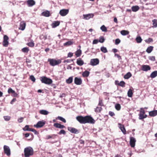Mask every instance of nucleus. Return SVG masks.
<instances>
[{
  "mask_svg": "<svg viewBox=\"0 0 157 157\" xmlns=\"http://www.w3.org/2000/svg\"><path fill=\"white\" fill-rule=\"evenodd\" d=\"M24 153L25 157H29L33 155L34 153L33 150L30 147H27L25 148Z\"/></svg>",
  "mask_w": 157,
  "mask_h": 157,
  "instance_id": "1",
  "label": "nucleus"
},
{
  "mask_svg": "<svg viewBox=\"0 0 157 157\" xmlns=\"http://www.w3.org/2000/svg\"><path fill=\"white\" fill-rule=\"evenodd\" d=\"M76 119L81 124L88 123V115L84 117L82 116H77Z\"/></svg>",
  "mask_w": 157,
  "mask_h": 157,
  "instance_id": "2",
  "label": "nucleus"
},
{
  "mask_svg": "<svg viewBox=\"0 0 157 157\" xmlns=\"http://www.w3.org/2000/svg\"><path fill=\"white\" fill-rule=\"evenodd\" d=\"M40 80L42 83L50 85L52 82V79L45 76L40 77Z\"/></svg>",
  "mask_w": 157,
  "mask_h": 157,
  "instance_id": "3",
  "label": "nucleus"
},
{
  "mask_svg": "<svg viewBox=\"0 0 157 157\" xmlns=\"http://www.w3.org/2000/svg\"><path fill=\"white\" fill-rule=\"evenodd\" d=\"M48 62L49 63V64L52 66H55L60 64L62 61L61 59L56 60L54 59H48Z\"/></svg>",
  "mask_w": 157,
  "mask_h": 157,
  "instance_id": "4",
  "label": "nucleus"
},
{
  "mask_svg": "<svg viewBox=\"0 0 157 157\" xmlns=\"http://www.w3.org/2000/svg\"><path fill=\"white\" fill-rule=\"evenodd\" d=\"M139 119L140 120H143L144 118H146L147 117V115L145 114V112L144 110L141 108L140 109V112L139 114Z\"/></svg>",
  "mask_w": 157,
  "mask_h": 157,
  "instance_id": "5",
  "label": "nucleus"
},
{
  "mask_svg": "<svg viewBox=\"0 0 157 157\" xmlns=\"http://www.w3.org/2000/svg\"><path fill=\"white\" fill-rule=\"evenodd\" d=\"M9 37L6 35L4 36L3 37V40L2 42V44L3 46L7 47L8 45L9 42L8 40Z\"/></svg>",
  "mask_w": 157,
  "mask_h": 157,
  "instance_id": "6",
  "label": "nucleus"
},
{
  "mask_svg": "<svg viewBox=\"0 0 157 157\" xmlns=\"http://www.w3.org/2000/svg\"><path fill=\"white\" fill-rule=\"evenodd\" d=\"M3 149L4 153L8 156L10 155L11 154L10 147L8 146L4 145Z\"/></svg>",
  "mask_w": 157,
  "mask_h": 157,
  "instance_id": "7",
  "label": "nucleus"
},
{
  "mask_svg": "<svg viewBox=\"0 0 157 157\" xmlns=\"http://www.w3.org/2000/svg\"><path fill=\"white\" fill-rule=\"evenodd\" d=\"M99 61L98 59H91L90 61V64L92 66H94L98 64Z\"/></svg>",
  "mask_w": 157,
  "mask_h": 157,
  "instance_id": "8",
  "label": "nucleus"
},
{
  "mask_svg": "<svg viewBox=\"0 0 157 157\" xmlns=\"http://www.w3.org/2000/svg\"><path fill=\"white\" fill-rule=\"evenodd\" d=\"M69 11L68 9H63L60 10L59 13L61 16H64L68 13Z\"/></svg>",
  "mask_w": 157,
  "mask_h": 157,
  "instance_id": "9",
  "label": "nucleus"
},
{
  "mask_svg": "<svg viewBox=\"0 0 157 157\" xmlns=\"http://www.w3.org/2000/svg\"><path fill=\"white\" fill-rule=\"evenodd\" d=\"M67 129L68 131L72 133L77 134L79 132V131L77 129L71 127H68Z\"/></svg>",
  "mask_w": 157,
  "mask_h": 157,
  "instance_id": "10",
  "label": "nucleus"
},
{
  "mask_svg": "<svg viewBox=\"0 0 157 157\" xmlns=\"http://www.w3.org/2000/svg\"><path fill=\"white\" fill-rule=\"evenodd\" d=\"M45 124V122L43 121H39L37 124L34 125V127L36 128H40L43 126Z\"/></svg>",
  "mask_w": 157,
  "mask_h": 157,
  "instance_id": "11",
  "label": "nucleus"
},
{
  "mask_svg": "<svg viewBox=\"0 0 157 157\" xmlns=\"http://www.w3.org/2000/svg\"><path fill=\"white\" fill-rule=\"evenodd\" d=\"M136 141V140L134 137H130V144L132 147H135Z\"/></svg>",
  "mask_w": 157,
  "mask_h": 157,
  "instance_id": "12",
  "label": "nucleus"
},
{
  "mask_svg": "<svg viewBox=\"0 0 157 157\" xmlns=\"http://www.w3.org/2000/svg\"><path fill=\"white\" fill-rule=\"evenodd\" d=\"M74 82L77 85H80L82 83V80L81 78L75 77L74 79Z\"/></svg>",
  "mask_w": 157,
  "mask_h": 157,
  "instance_id": "13",
  "label": "nucleus"
},
{
  "mask_svg": "<svg viewBox=\"0 0 157 157\" xmlns=\"http://www.w3.org/2000/svg\"><path fill=\"white\" fill-rule=\"evenodd\" d=\"M118 125L119 126V127L120 129L121 130L123 133L124 134H126V131L124 125L120 123H119Z\"/></svg>",
  "mask_w": 157,
  "mask_h": 157,
  "instance_id": "14",
  "label": "nucleus"
},
{
  "mask_svg": "<svg viewBox=\"0 0 157 157\" xmlns=\"http://www.w3.org/2000/svg\"><path fill=\"white\" fill-rule=\"evenodd\" d=\"M53 126L56 128L60 129H62L65 128V126L64 125H62L58 123H54L53 124Z\"/></svg>",
  "mask_w": 157,
  "mask_h": 157,
  "instance_id": "15",
  "label": "nucleus"
},
{
  "mask_svg": "<svg viewBox=\"0 0 157 157\" xmlns=\"http://www.w3.org/2000/svg\"><path fill=\"white\" fill-rule=\"evenodd\" d=\"M151 69V67L150 66L147 65H143L142 67V70L143 71H147Z\"/></svg>",
  "mask_w": 157,
  "mask_h": 157,
  "instance_id": "16",
  "label": "nucleus"
},
{
  "mask_svg": "<svg viewBox=\"0 0 157 157\" xmlns=\"http://www.w3.org/2000/svg\"><path fill=\"white\" fill-rule=\"evenodd\" d=\"M27 3L29 7L33 6L35 4V2L33 0H28L27 1Z\"/></svg>",
  "mask_w": 157,
  "mask_h": 157,
  "instance_id": "17",
  "label": "nucleus"
},
{
  "mask_svg": "<svg viewBox=\"0 0 157 157\" xmlns=\"http://www.w3.org/2000/svg\"><path fill=\"white\" fill-rule=\"evenodd\" d=\"M26 24L24 22H21L20 24V26L19 28V29L23 30L25 28Z\"/></svg>",
  "mask_w": 157,
  "mask_h": 157,
  "instance_id": "18",
  "label": "nucleus"
},
{
  "mask_svg": "<svg viewBox=\"0 0 157 157\" xmlns=\"http://www.w3.org/2000/svg\"><path fill=\"white\" fill-rule=\"evenodd\" d=\"M57 136V135L56 134H52V135H48L46 136V139L48 140L50 139H54L56 138V137Z\"/></svg>",
  "mask_w": 157,
  "mask_h": 157,
  "instance_id": "19",
  "label": "nucleus"
},
{
  "mask_svg": "<svg viewBox=\"0 0 157 157\" xmlns=\"http://www.w3.org/2000/svg\"><path fill=\"white\" fill-rule=\"evenodd\" d=\"M41 15L46 17H48L50 16L51 14L49 11L46 10L43 12L41 13Z\"/></svg>",
  "mask_w": 157,
  "mask_h": 157,
  "instance_id": "20",
  "label": "nucleus"
},
{
  "mask_svg": "<svg viewBox=\"0 0 157 157\" xmlns=\"http://www.w3.org/2000/svg\"><path fill=\"white\" fill-rule=\"evenodd\" d=\"M60 22L59 21H54L52 24L51 25L53 28H55L59 26L60 24Z\"/></svg>",
  "mask_w": 157,
  "mask_h": 157,
  "instance_id": "21",
  "label": "nucleus"
},
{
  "mask_svg": "<svg viewBox=\"0 0 157 157\" xmlns=\"http://www.w3.org/2000/svg\"><path fill=\"white\" fill-rule=\"evenodd\" d=\"M149 115L151 117H154L157 115V110H154L149 112Z\"/></svg>",
  "mask_w": 157,
  "mask_h": 157,
  "instance_id": "22",
  "label": "nucleus"
},
{
  "mask_svg": "<svg viewBox=\"0 0 157 157\" xmlns=\"http://www.w3.org/2000/svg\"><path fill=\"white\" fill-rule=\"evenodd\" d=\"M76 63L78 65L80 66H82L84 64L83 61L80 58L77 59Z\"/></svg>",
  "mask_w": 157,
  "mask_h": 157,
  "instance_id": "23",
  "label": "nucleus"
},
{
  "mask_svg": "<svg viewBox=\"0 0 157 157\" xmlns=\"http://www.w3.org/2000/svg\"><path fill=\"white\" fill-rule=\"evenodd\" d=\"M102 108L101 107L97 106L94 109L95 112L96 113H100L102 111Z\"/></svg>",
  "mask_w": 157,
  "mask_h": 157,
  "instance_id": "24",
  "label": "nucleus"
},
{
  "mask_svg": "<svg viewBox=\"0 0 157 157\" xmlns=\"http://www.w3.org/2000/svg\"><path fill=\"white\" fill-rule=\"evenodd\" d=\"M139 9V7L137 6H133L132 7V10L133 12H136L138 11Z\"/></svg>",
  "mask_w": 157,
  "mask_h": 157,
  "instance_id": "25",
  "label": "nucleus"
},
{
  "mask_svg": "<svg viewBox=\"0 0 157 157\" xmlns=\"http://www.w3.org/2000/svg\"><path fill=\"white\" fill-rule=\"evenodd\" d=\"M95 122V120L91 116H89V123L92 124H94Z\"/></svg>",
  "mask_w": 157,
  "mask_h": 157,
  "instance_id": "26",
  "label": "nucleus"
},
{
  "mask_svg": "<svg viewBox=\"0 0 157 157\" xmlns=\"http://www.w3.org/2000/svg\"><path fill=\"white\" fill-rule=\"evenodd\" d=\"M157 76V71H155L151 74L150 77L152 78H153Z\"/></svg>",
  "mask_w": 157,
  "mask_h": 157,
  "instance_id": "27",
  "label": "nucleus"
},
{
  "mask_svg": "<svg viewBox=\"0 0 157 157\" xmlns=\"http://www.w3.org/2000/svg\"><path fill=\"white\" fill-rule=\"evenodd\" d=\"M82 54L81 50L79 49H78V50L75 52V55L77 57L80 56Z\"/></svg>",
  "mask_w": 157,
  "mask_h": 157,
  "instance_id": "28",
  "label": "nucleus"
},
{
  "mask_svg": "<svg viewBox=\"0 0 157 157\" xmlns=\"http://www.w3.org/2000/svg\"><path fill=\"white\" fill-rule=\"evenodd\" d=\"M39 113L42 115H47L48 114V112L46 110H41L40 111Z\"/></svg>",
  "mask_w": 157,
  "mask_h": 157,
  "instance_id": "29",
  "label": "nucleus"
},
{
  "mask_svg": "<svg viewBox=\"0 0 157 157\" xmlns=\"http://www.w3.org/2000/svg\"><path fill=\"white\" fill-rule=\"evenodd\" d=\"M152 27L156 28L157 27V20L156 19H154L152 20Z\"/></svg>",
  "mask_w": 157,
  "mask_h": 157,
  "instance_id": "30",
  "label": "nucleus"
},
{
  "mask_svg": "<svg viewBox=\"0 0 157 157\" xmlns=\"http://www.w3.org/2000/svg\"><path fill=\"white\" fill-rule=\"evenodd\" d=\"M153 47L152 46H150L149 47H148L146 50V51L148 53H150L151 51L153 50Z\"/></svg>",
  "mask_w": 157,
  "mask_h": 157,
  "instance_id": "31",
  "label": "nucleus"
},
{
  "mask_svg": "<svg viewBox=\"0 0 157 157\" xmlns=\"http://www.w3.org/2000/svg\"><path fill=\"white\" fill-rule=\"evenodd\" d=\"M40 40H45L47 38V36L46 34H42L40 36Z\"/></svg>",
  "mask_w": 157,
  "mask_h": 157,
  "instance_id": "32",
  "label": "nucleus"
},
{
  "mask_svg": "<svg viewBox=\"0 0 157 157\" xmlns=\"http://www.w3.org/2000/svg\"><path fill=\"white\" fill-rule=\"evenodd\" d=\"M59 120L61 121H62L63 123H66V120L63 118V117L60 116H58L56 118V120Z\"/></svg>",
  "mask_w": 157,
  "mask_h": 157,
  "instance_id": "33",
  "label": "nucleus"
},
{
  "mask_svg": "<svg viewBox=\"0 0 157 157\" xmlns=\"http://www.w3.org/2000/svg\"><path fill=\"white\" fill-rule=\"evenodd\" d=\"M121 33L122 35L125 36L128 34L129 32L127 30H122L121 31Z\"/></svg>",
  "mask_w": 157,
  "mask_h": 157,
  "instance_id": "34",
  "label": "nucleus"
},
{
  "mask_svg": "<svg viewBox=\"0 0 157 157\" xmlns=\"http://www.w3.org/2000/svg\"><path fill=\"white\" fill-rule=\"evenodd\" d=\"M132 76V74L131 73L129 72L127 73L124 76L125 79H128Z\"/></svg>",
  "mask_w": 157,
  "mask_h": 157,
  "instance_id": "35",
  "label": "nucleus"
},
{
  "mask_svg": "<svg viewBox=\"0 0 157 157\" xmlns=\"http://www.w3.org/2000/svg\"><path fill=\"white\" fill-rule=\"evenodd\" d=\"M132 90L131 89H129L128 92V95L129 97H132Z\"/></svg>",
  "mask_w": 157,
  "mask_h": 157,
  "instance_id": "36",
  "label": "nucleus"
},
{
  "mask_svg": "<svg viewBox=\"0 0 157 157\" xmlns=\"http://www.w3.org/2000/svg\"><path fill=\"white\" fill-rule=\"evenodd\" d=\"M98 105L100 106H104V105L103 102V100L101 98H99Z\"/></svg>",
  "mask_w": 157,
  "mask_h": 157,
  "instance_id": "37",
  "label": "nucleus"
},
{
  "mask_svg": "<svg viewBox=\"0 0 157 157\" xmlns=\"http://www.w3.org/2000/svg\"><path fill=\"white\" fill-rule=\"evenodd\" d=\"M73 81V77H70L66 80V82L67 83L70 84Z\"/></svg>",
  "mask_w": 157,
  "mask_h": 157,
  "instance_id": "38",
  "label": "nucleus"
},
{
  "mask_svg": "<svg viewBox=\"0 0 157 157\" xmlns=\"http://www.w3.org/2000/svg\"><path fill=\"white\" fill-rule=\"evenodd\" d=\"M22 51L24 53H28L29 51V49L28 47H25L21 49Z\"/></svg>",
  "mask_w": 157,
  "mask_h": 157,
  "instance_id": "39",
  "label": "nucleus"
},
{
  "mask_svg": "<svg viewBox=\"0 0 157 157\" xmlns=\"http://www.w3.org/2000/svg\"><path fill=\"white\" fill-rule=\"evenodd\" d=\"M136 40L137 43H140L142 41V39L140 36L137 37L136 39Z\"/></svg>",
  "mask_w": 157,
  "mask_h": 157,
  "instance_id": "40",
  "label": "nucleus"
},
{
  "mask_svg": "<svg viewBox=\"0 0 157 157\" xmlns=\"http://www.w3.org/2000/svg\"><path fill=\"white\" fill-rule=\"evenodd\" d=\"M82 76L84 77H87L88 76V71H86L82 73Z\"/></svg>",
  "mask_w": 157,
  "mask_h": 157,
  "instance_id": "41",
  "label": "nucleus"
},
{
  "mask_svg": "<svg viewBox=\"0 0 157 157\" xmlns=\"http://www.w3.org/2000/svg\"><path fill=\"white\" fill-rule=\"evenodd\" d=\"M115 107L116 109L118 111L120 110L121 109V106L118 103L116 104L115 105Z\"/></svg>",
  "mask_w": 157,
  "mask_h": 157,
  "instance_id": "42",
  "label": "nucleus"
},
{
  "mask_svg": "<svg viewBox=\"0 0 157 157\" xmlns=\"http://www.w3.org/2000/svg\"><path fill=\"white\" fill-rule=\"evenodd\" d=\"M101 50L104 53H106L108 52L106 48L104 47H102L101 48Z\"/></svg>",
  "mask_w": 157,
  "mask_h": 157,
  "instance_id": "43",
  "label": "nucleus"
},
{
  "mask_svg": "<svg viewBox=\"0 0 157 157\" xmlns=\"http://www.w3.org/2000/svg\"><path fill=\"white\" fill-rule=\"evenodd\" d=\"M145 41L146 43L149 44L151 42H153V39L151 38H149L146 40Z\"/></svg>",
  "mask_w": 157,
  "mask_h": 157,
  "instance_id": "44",
  "label": "nucleus"
},
{
  "mask_svg": "<svg viewBox=\"0 0 157 157\" xmlns=\"http://www.w3.org/2000/svg\"><path fill=\"white\" fill-rule=\"evenodd\" d=\"M73 42L71 41H68L63 44L64 46H69L73 44Z\"/></svg>",
  "mask_w": 157,
  "mask_h": 157,
  "instance_id": "45",
  "label": "nucleus"
},
{
  "mask_svg": "<svg viewBox=\"0 0 157 157\" xmlns=\"http://www.w3.org/2000/svg\"><path fill=\"white\" fill-rule=\"evenodd\" d=\"M26 44L31 47H33L34 46V43L33 41L28 43Z\"/></svg>",
  "mask_w": 157,
  "mask_h": 157,
  "instance_id": "46",
  "label": "nucleus"
},
{
  "mask_svg": "<svg viewBox=\"0 0 157 157\" xmlns=\"http://www.w3.org/2000/svg\"><path fill=\"white\" fill-rule=\"evenodd\" d=\"M101 29L103 32H107V29L104 25H102L100 28Z\"/></svg>",
  "mask_w": 157,
  "mask_h": 157,
  "instance_id": "47",
  "label": "nucleus"
},
{
  "mask_svg": "<svg viewBox=\"0 0 157 157\" xmlns=\"http://www.w3.org/2000/svg\"><path fill=\"white\" fill-rule=\"evenodd\" d=\"M31 128H30L29 127L28 125H26L24 128H23V130L25 131H30Z\"/></svg>",
  "mask_w": 157,
  "mask_h": 157,
  "instance_id": "48",
  "label": "nucleus"
},
{
  "mask_svg": "<svg viewBox=\"0 0 157 157\" xmlns=\"http://www.w3.org/2000/svg\"><path fill=\"white\" fill-rule=\"evenodd\" d=\"M125 83L123 81H121L119 83V86L122 87H124L125 86Z\"/></svg>",
  "mask_w": 157,
  "mask_h": 157,
  "instance_id": "49",
  "label": "nucleus"
},
{
  "mask_svg": "<svg viewBox=\"0 0 157 157\" xmlns=\"http://www.w3.org/2000/svg\"><path fill=\"white\" fill-rule=\"evenodd\" d=\"M105 40V39L104 38V37L102 36H101L99 38V40H98V41L99 42H100L101 43H103L104 42V41Z\"/></svg>",
  "mask_w": 157,
  "mask_h": 157,
  "instance_id": "50",
  "label": "nucleus"
},
{
  "mask_svg": "<svg viewBox=\"0 0 157 157\" xmlns=\"http://www.w3.org/2000/svg\"><path fill=\"white\" fill-rule=\"evenodd\" d=\"M66 132L63 129L61 130L59 132L58 134L59 135L63 134L64 135L65 134Z\"/></svg>",
  "mask_w": 157,
  "mask_h": 157,
  "instance_id": "51",
  "label": "nucleus"
},
{
  "mask_svg": "<svg viewBox=\"0 0 157 157\" xmlns=\"http://www.w3.org/2000/svg\"><path fill=\"white\" fill-rule=\"evenodd\" d=\"M15 91L12 90V89L11 88H9L8 92L9 94L10 93H14Z\"/></svg>",
  "mask_w": 157,
  "mask_h": 157,
  "instance_id": "52",
  "label": "nucleus"
},
{
  "mask_svg": "<svg viewBox=\"0 0 157 157\" xmlns=\"http://www.w3.org/2000/svg\"><path fill=\"white\" fill-rule=\"evenodd\" d=\"M30 79L33 82H35L36 80V79L34 77L33 75H31L30 76Z\"/></svg>",
  "mask_w": 157,
  "mask_h": 157,
  "instance_id": "53",
  "label": "nucleus"
},
{
  "mask_svg": "<svg viewBox=\"0 0 157 157\" xmlns=\"http://www.w3.org/2000/svg\"><path fill=\"white\" fill-rule=\"evenodd\" d=\"M4 118L5 120L6 121H9L10 119V117L8 116H5L4 117Z\"/></svg>",
  "mask_w": 157,
  "mask_h": 157,
  "instance_id": "54",
  "label": "nucleus"
},
{
  "mask_svg": "<svg viewBox=\"0 0 157 157\" xmlns=\"http://www.w3.org/2000/svg\"><path fill=\"white\" fill-rule=\"evenodd\" d=\"M120 42L121 40L119 39H117L115 40V44L117 45L120 43Z\"/></svg>",
  "mask_w": 157,
  "mask_h": 157,
  "instance_id": "55",
  "label": "nucleus"
},
{
  "mask_svg": "<svg viewBox=\"0 0 157 157\" xmlns=\"http://www.w3.org/2000/svg\"><path fill=\"white\" fill-rule=\"evenodd\" d=\"M149 59L152 61H155V57L154 56H151L149 57Z\"/></svg>",
  "mask_w": 157,
  "mask_h": 157,
  "instance_id": "56",
  "label": "nucleus"
},
{
  "mask_svg": "<svg viewBox=\"0 0 157 157\" xmlns=\"http://www.w3.org/2000/svg\"><path fill=\"white\" fill-rule=\"evenodd\" d=\"M114 56H117L119 60H121V56H120L118 54H117V53H115Z\"/></svg>",
  "mask_w": 157,
  "mask_h": 157,
  "instance_id": "57",
  "label": "nucleus"
},
{
  "mask_svg": "<svg viewBox=\"0 0 157 157\" xmlns=\"http://www.w3.org/2000/svg\"><path fill=\"white\" fill-rule=\"evenodd\" d=\"M109 115L111 117H113L115 116V114L113 112L110 111L109 112Z\"/></svg>",
  "mask_w": 157,
  "mask_h": 157,
  "instance_id": "58",
  "label": "nucleus"
},
{
  "mask_svg": "<svg viewBox=\"0 0 157 157\" xmlns=\"http://www.w3.org/2000/svg\"><path fill=\"white\" fill-rule=\"evenodd\" d=\"M23 117H20L18 119V121L19 123H21L23 121Z\"/></svg>",
  "mask_w": 157,
  "mask_h": 157,
  "instance_id": "59",
  "label": "nucleus"
},
{
  "mask_svg": "<svg viewBox=\"0 0 157 157\" xmlns=\"http://www.w3.org/2000/svg\"><path fill=\"white\" fill-rule=\"evenodd\" d=\"M98 42V40L95 39L93 41V44H97Z\"/></svg>",
  "mask_w": 157,
  "mask_h": 157,
  "instance_id": "60",
  "label": "nucleus"
},
{
  "mask_svg": "<svg viewBox=\"0 0 157 157\" xmlns=\"http://www.w3.org/2000/svg\"><path fill=\"white\" fill-rule=\"evenodd\" d=\"M30 131L34 132L35 134H36L37 133V131L35 129L33 128H31Z\"/></svg>",
  "mask_w": 157,
  "mask_h": 157,
  "instance_id": "61",
  "label": "nucleus"
},
{
  "mask_svg": "<svg viewBox=\"0 0 157 157\" xmlns=\"http://www.w3.org/2000/svg\"><path fill=\"white\" fill-rule=\"evenodd\" d=\"M73 56V53L72 52H70L68 54V57H71Z\"/></svg>",
  "mask_w": 157,
  "mask_h": 157,
  "instance_id": "62",
  "label": "nucleus"
},
{
  "mask_svg": "<svg viewBox=\"0 0 157 157\" xmlns=\"http://www.w3.org/2000/svg\"><path fill=\"white\" fill-rule=\"evenodd\" d=\"M16 101V98H13L11 101L10 104H12L13 103V102H15Z\"/></svg>",
  "mask_w": 157,
  "mask_h": 157,
  "instance_id": "63",
  "label": "nucleus"
},
{
  "mask_svg": "<svg viewBox=\"0 0 157 157\" xmlns=\"http://www.w3.org/2000/svg\"><path fill=\"white\" fill-rule=\"evenodd\" d=\"M71 61V60L67 59V60H65L63 62L64 63H68L70 62Z\"/></svg>",
  "mask_w": 157,
  "mask_h": 157,
  "instance_id": "64",
  "label": "nucleus"
}]
</instances>
